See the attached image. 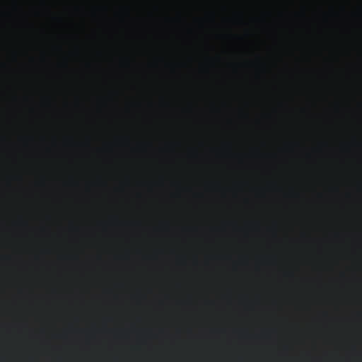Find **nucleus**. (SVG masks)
Wrapping results in <instances>:
<instances>
[{"label":"nucleus","instance_id":"nucleus-1","mask_svg":"<svg viewBox=\"0 0 362 362\" xmlns=\"http://www.w3.org/2000/svg\"><path fill=\"white\" fill-rule=\"evenodd\" d=\"M247 26H248V24H247V25H246V28H245V36H248V35H249V34H248V33H249V31H248V27H247Z\"/></svg>","mask_w":362,"mask_h":362},{"label":"nucleus","instance_id":"nucleus-2","mask_svg":"<svg viewBox=\"0 0 362 362\" xmlns=\"http://www.w3.org/2000/svg\"><path fill=\"white\" fill-rule=\"evenodd\" d=\"M245 18H246V23H245V25H247V24H248V21H247V16H245Z\"/></svg>","mask_w":362,"mask_h":362}]
</instances>
